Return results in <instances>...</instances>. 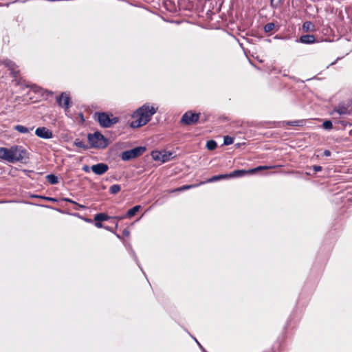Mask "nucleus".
<instances>
[{"instance_id": "f257e3e1", "label": "nucleus", "mask_w": 352, "mask_h": 352, "mask_svg": "<svg viewBox=\"0 0 352 352\" xmlns=\"http://www.w3.org/2000/svg\"><path fill=\"white\" fill-rule=\"evenodd\" d=\"M157 109L158 107L156 104L151 105L148 103L143 104L132 114V118L134 120L131 122L130 126L135 129L146 124Z\"/></svg>"}, {"instance_id": "f03ea898", "label": "nucleus", "mask_w": 352, "mask_h": 352, "mask_svg": "<svg viewBox=\"0 0 352 352\" xmlns=\"http://www.w3.org/2000/svg\"><path fill=\"white\" fill-rule=\"evenodd\" d=\"M10 163L25 162L30 158L28 150L20 145H14L10 148Z\"/></svg>"}, {"instance_id": "7ed1b4c3", "label": "nucleus", "mask_w": 352, "mask_h": 352, "mask_svg": "<svg viewBox=\"0 0 352 352\" xmlns=\"http://www.w3.org/2000/svg\"><path fill=\"white\" fill-rule=\"evenodd\" d=\"M87 140L90 148H104L109 144L108 139L99 131L89 133L87 135Z\"/></svg>"}, {"instance_id": "20e7f679", "label": "nucleus", "mask_w": 352, "mask_h": 352, "mask_svg": "<svg viewBox=\"0 0 352 352\" xmlns=\"http://www.w3.org/2000/svg\"><path fill=\"white\" fill-rule=\"evenodd\" d=\"M146 151L145 146H137L132 149L125 151L121 154L123 161H129L142 155Z\"/></svg>"}, {"instance_id": "39448f33", "label": "nucleus", "mask_w": 352, "mask_h": 352, "mask_svg": "<svg viewBox=\"0 0 352 352\" xmlns=\"http://www.w3.org/2000/svg\"><path fill=\"white\" fill-rule=\"evenodd\" d=\"M95 115L97 116V120L100 125L104 128H109L119 121L118 118L113 117L110 118L109 115L104 112L96 113Z\"/></svg>"}, {"instance_id": "423d86ee", "label": "nucleus", "mask_w": 352, "mask_h": 352, "mask_svg": "<svg viewBox=\"0 0 352 352\" xmlns=\"http://www.w3.org/2000/svg\"><path fill=\"white\" fill-rule=\"evenodd\" d=\"M274 166H259L254 168L249 169L247 170H234L232 173H229V176L230 178L243 177L247 174L254 173L257 171H259L261 170H267L269 168H272Z\"/></svg>"}, {"instance_id": "0eeeda50", "label": "nucleus", "mask_w": 352, "mask_h": 352, "mask_svg": "<svg viewBox=\"0 0 352 352\" xmlns=\"http://www.w3.org/2000/svg\"><path fill=\"white\" fill-rule=\"evenodd\" d=\"M200 113H192L191 111L186 112L181 118V122L187 125L196 124L199 119Z\"/></svg>"}, {"instance_id": "6e6552de", "label": "nucleus", "mask_w": 352, "mask_h": 352, "mask_svg": "<svg viewBox=\"0 0 352 352\" xmlns=\"http://www.w3.org/2000/svg\"><path fill=\"white\" fill-rule=\"evenodd\" d=\"M1 63L5 65L10 71L11 75L16 80L19 75V70L18 66L12 60L5 59L1 61Z\"/></svg>"}, {"instance_id": "1a4fd4ad", "label": "nucleus", "mask_w": 352, "mask_h": 352, "mask_svg": "<svg viewBox=\"0 0 352 352\" xmlns=\"http://www.w3.org/2000/svg\"><path fill=\"white\" fill-rule=\"evenodd\" d=\"M56 102L60 107L64 108L65 112L70 107V97L65 93H62L59 96L56 97Z\"/></svg>"}, {"instance_id": "9d476101", "label": "nucleus", "mask_w": 352, "mask_h": 352, "mask_svg": "<svg viewBox=\"0 0 352 352\" xmlns=\"http://www.w3.org/2000/svg\"><path fill=\"white\" fill-rule=\"evenodd\" d=\"M35 135L43 139H51L53 137L52 131L45 126L38 127L35 131Z\"/></svg>"}, {"instance_id": "9b49d317", "label": "nucleus", "mask_w": 352, "mask_h": 352, "mask_svg": "<svg viewBox=\"0 0 352 352\" xmlns=\"http://www.w3.org/2000/svg\"><path fill=\"white\" fill-rule=\"evenodd\" d=\"M91 169L96 175H102L109 170V166L104 163H98L91 166Z\"/></svg>"}, {"instance_id": "f8f14e48", "label": "nucleus", "mask_w": 352, "mask_h": 352, "mask_svg": "<svg viewBox=\"0 0 352 352\" xmlns=\"http://www.w3.org/2000/svg\"><path fill=\"white\" fill-rule=\"evenodd\" d=\"M297 43H301L303 44H313L316 42V38L312 34H305L301 36L299 38L296 40Z\"/></svg>"}, {"instance_id": "ddd939ff", "label": "nucleus", "mask_w": 352, "mask_h": 352, "mask_svg": "<svg viewBox=\"0 0 352 352\" xmlns=\"http://www.w3.org/2000/svg\"><path fill=\"white\" fill-rule=\"evenodd\" d=\"M229 173L227 174H221L218 175L212 176V177L209 178L206 182H204L200 183V184H205V183H212L215 182H218L221 179H230Z\"/></svg>"}, {"instance_id": "4468645a", "label": "nucleus", "mask_w": 352, "mask_h": 352, "mask_svg": "<svg viewBox=\"0 0 352 352\" xmlns=\"http://www.w3.org/2000/svg\"><path fill=\"white\" fill-rule=\"evenodd\" d=\"M0 159L6 160L8 162H10V148H7L5 147H0Z\"/></svg>"}, {"instance_id": "2eb2a0df", "label": "nucleus", "mask_w": 352, "mask_h": 352, "mask_svg": "<svg viewBox=\"0 0 352 352\" xmlns=\"http://www.w3.org/2000/svg\"><path fill=\"white\" fill-rule=\"evenodd\" d=\"M109 219H111V217L104 212L98 213L94 216L95 221H104Z\"/></svg>"}, {"instance_id": "dca6fc26", "label": "nucleus", "mask_w": 352, "mask_h": 352, "mask_svg": "<svg viewBox=\"0 0 352 352\" xmlns=\"http://www.w3.org/2000/svg\"><path fill=\"white\" fill-rule=\"evenodd\" d=\"M140 208L141 206L139 205L133 206L132 208L127 211V212L124 214V217L127 218L133 217L140 210Z\"/></svg>"}, {"instance_id": "f3484780", "label": "nucleus", "mask_w": 352, "mask_h": 352, "mask_svg": "<svg viewBox=\"0 0 352 352\" xmlns=\"http://www.w3.org/2000/svg\"><path fill=\"white\" fill-rule=\"evenodd\" d=\"M14 130H16V131L21 133H30L32 130H33V127L32 128H28L25 126H23V125H16L14 127Z\"/></svg>"}, {"instance_id": "a211bd4d", "label": "nucleus", "mask_w": 352, "mask_h": 352, "mask_svg": "<svg viewBox=\"0 0 352 352\" xmlns=\"http://www.w3.org/2000/svg\"><path fill=\"white\" fill-rule=\"evenodd\" d=\"M302 30L305 32H313L315 30V25L311 21H305L302 24Z\"/></svg>"}, {"instance_id": "6ab92c4d", "label": "nucleus", "mask_w": 352, "mask_h": 352, "mask_svg": "<svg viewBox=\"0 0 352 352\" xmlns=\"http://www.w3.org/2000/svg\"><path fill=\"white\" fill-rule=\"evenodd\" d=\"M74 145L77 147L81 148L84 150H87V149L90 148L89 145L85 144L80 139H76L75 141L74 142Z\"/></svg>"}, {"instance_id": "aec40b11", "label": "nucleus", "mask_w": 352, "mask_h": 352, "mask_svg": "<svg viewBox=\"0 0 352 352\" xmlns=\"http://www.w3.org/2000/svg\"><path fill=\"white\" fill-rule=\"evenodd\" d=\"M47 181L52 185L57 184L58 183V179L57 176L54 174H49L46 176Z\"/></svg>"}, {"instance_id": "412c9836", "label": "nucleus", "mask_w": 352, "mask_h": 352, "mask_svg": "<svg viewBox=\"0 0 352 352\" xmlns=\"http://www.w3.org/2000/svg\"><path fill=\"white\" fill-rule=\"evenodd\" d=\"M336 112H337L339 115H351V109L349 110L345 107H339L338 109L335 110Z\"/></svg>"}, {"instance_id": "4be33fe9", "label": "nucleus", "mask_w": 352, "mask_h": 352, "mask_svg": "<svg viewBox=\"0 0 352 352\" xmlns=\"http://www.w3.org/2000/svg\"><path fill=\"white\" fill-rule=\"evenodd\" d=\"M30 197L38 198V199H44V200H47V201H53V202L57 201V199L55 198L45 197V196H43V195H31Z\"/></svg>"}, {"instance_id": "5701e85b", "label": "nucleus", "mask_w": 352, "mask_h": 352, "mask_svg": "<svg viewBox=\"0 0 352 352\" xmlns=\"http://www.w3.org/2000/svg\"><path fill=\"white\" fill-rule=\"evenodd\" d=\"M120 190H121V187L120 185L113 184L110 186L109 191L111 194L116 195L118 192H119L120 191Z\"/></svg>"}, {"instance_id": "b1692460", "label": "nucleus", "mask_w": 352, "mask_h": 352, "mask_svg": "<svg viewBox=\"0 0 352 352\" xmlns=\"http://www.w3.org/2000/svg\"><path fill=\"white\" fill-rule=\"evenodd\" d=\"M217 146V142L214 141V140H208L206 143V148L210 150V151H212L214 149H215Z\"/></svg>"}, {"instance_id": "393cba45", "label": "nucleus", "mask_w": 352, "mask_h": 352, "mask_svg": "<svg viewBox=\"0 0 352 352\" xmlns=\"http://www.w3.org/2000/svg\"><path fill=\"white\" fill-rule=\"evenodd\" d=\"M151 156L154 160L162 162V153L161 152L157 151H152Z\"/></svg>"}, {"instance_id": "a878e982", "label": "nucleus", "mask_w": 352, "mask_h": 352, "mask_svg": "<svg viewBox=\"0 0 352 352\" xmlns=\"http://www.w3.org/2000/svg\"><path fill=\"white\" fill-rule=\"evenodd\" d=\"M275 28V24L274 23H268L264 25L263 30L266 33L272 32Z\"/></svg>"}, {"instance_id": "bb28decb", "label": "nucleus", "mask_w": 352, "mask_h": 352, "mask_svg": "<svg viewBox=\"0 0 352 352\" xmlns=\"http://www.w3.org/2000/svg\"><path fill=\"white\" fill-rule=\"evenodd\" d=\"M62 200L76 205L77 208H76L75 210H78V208H85V206L79 204L69 198H63Z\"/></svg>"}, {"instance_id": "cd10ccee", "label": "nucleus", "mask_w": 352, "mask_h": 352, "mask_svg": "<svg viewBox=\"0 0 352 352\" xmlns=\"http://www.w3.org/2000/svg\"><path fill=\"white\" fill-rule=\"evenodd\" d=\"M286 124L289 126H300L303 125V120L287 121Z\"/></svg>"}, {"instance_id": "c85d7f7f", "label": "nucleus", "mask_w": 352, "mask_h": 352, "mask_svg": "<svg viewBox=\"0 0 352 352\" xmlns=\"http://www.w3.org/2000/svg\"><path fill=\"white\" fill-rule=\"evenodd\" d=\"M172 155L173 153L170 152L162 154V162L164 163L169 161L172 158Z\"/></svg>"}, {"instance_id": "c756f323", "label": "nucleus", "mask_w": 352, "mask_h": 352, "mask_svg": "<svg viewBox=\"0 0 352 352\" xmlns=\"http://www.w3.org/2000/svg\"><path fill=\"white\" fill-rule=\"evenodd\" d=\"M322 127L326 130H331L333 128V124L331 120H325L322 123Z\"/></svg>"}, {"instance_id": "7c9ffc66", "label": "nucleus", "mask_w": 352, "mask_h": 352, "mask_svg": "<svg viewBox=\"0 0 352 352\" xmlns=\"http://www.w3.org/2000/svg\"><path fill=\"white\" fill-rule=\"evenodd\" d=\"M233 142H234V138L232 137H230L228 135L224 137V139H223V144L224 145H226V146L230 145Z\"/></svg>"}, {"instance_id": "2f4dec72", "label": "nucleus", "mask_w": 352, "mask_h": 352, "mask_svg": "<svg viewBox=\"0 0 352 352\" xmlns=\"http://www.w3.org/2000/svg\"><path fill=\"white\" fill-rule=\"evenodd\" d=\"M199 186V184L197 185H184L180 188H178L177 189H175L174 191H182V190H188V189H190L194 186Z\"/></svg>"}, {"instance_id": "473e14b6", "label": "nucleus", "mask_w": 352, "mask_h": 352, "mask_svg": "<svg viewBox=\"0 0 352 352\" xmlns=\"http://www.w3.org/2000/svg\"><path fill=\"white\" fill-rule=\"evenodd\" d=\"M270 5L274 8H277L280 5V0H270Z\"/></svg>"}, {"instance_id": "72a5a7b5", "label": "nucleus", "mask_w": 352, "mask_h": 352, "mask_svg": "<svg viewBox=\"0 0 352 352\" xmlns=\"http://www.w3.org/2000/svg\"><path fill=\"white\" fill-rule=\"evenodd\" d=\"M25 87H30V89H31L32 90H33L34 92H36V93H38V91H39V89H40V88H39V87H37L36 85H25Z\"/></svg>"}, {"instance_id": "f704fd0d", "label": "nucleus", "mask_w": 352, "mask_h": 352, "mask_svg": "<svg viewBox=\"0 0 352 352\" xmlns=\"http://www.w3.org/2000/svg\"><path fill=\"white\" fill-rule=\"evenodd\" d=\"M313 169L315 172H319L322 170V168L320 166L315 165L313 166Z\"/></svg>"}, {"instance_id": "c9c22d12", "label": "nucleus", "mask_w": 352, "mask_h": 352, "mask_svg": "<svg viewBox=\"0 0 352 352\" xmlns=\"http://www.w3.org/2000/svg\"><path fill=\"white\" fill-rule=\"evenodd\" d=\"M132 254H133V256L134 257V259H135V262L137 263V264H138V267H139L141 269V270L142 271V268H141V267H140V265L139 261H138V258H137V256H136V255H135V252H134L133 251H132Z\"/></svg>"}, {"instance_id": "e433bc0d", "label": "nucleus", "mask_w": 352, "mask_h": 352, "mask_svg": "<svg viewBox=\"0 0 352 352\" xmlns=\"http://www.w3.org/2000/svg\"><path fill=\"white\" fill-rule=\"evenodd\" d=\"M94 225H95V226H96V228H104V226L102 225V223H101V221H95Z\"/></svg>"}, {"instance_id": "4c0bfd02", "label": "nucleus", "mask_w": 352, "mask_h": 352, "mask_svg": "<svg viewBox=\"0 0 352 352\" xmlns=\"http://www.w3.org/2000/svg\"><path fill=\"white\" fill-rule=\"evenodd\" d=\"M124 218H126V217H124V215L123 216H114V217H111V219H117V220H122Z\"/></svg>"}, {"instance_id": "58836bf2", "label": "nucleus", "mask_w": 352, "mask_h": 352, "mask_svg": "<svg viewBox=\"0 0 352 352\" xmlns=\"http://www.w3.org/2000/svg\"><path fill=\"white\" fill-rule=\"evenodd\" d=\"M122 234L124 236H129V234H130V232L129 230L127 229V228H125L124 229V230L122 231Z\"/></svg>"}, {"instance_id": "ea45409f", "label": "nucleus", "mask_w": 352, "mask_h": 352, "mask_svg": "<svg viewBox=\"0 0 352 352\" xmlns=\"http://www.w3.org/2000/svg\"><path fill=\"white\" fill-rule=\"evenodd\" d=\"M90 168H89V166H87V165H85V166H82V170H83V171H85V172H86V173H89V170H90Z\"/></svg>"}, {"instance_id": "a19ab883", "label": "nucleus", "mask_w": 352, "mask_h": 352, "mask_svg": "<svg viewBox=\"0 0 352 352\" xmlns=\"http://www.w3.org/2000/svg\"><path fill=\"white\" fill-rule=\"evenodd\" d=\"M331 154V151L329 150H324L323 152V155L326 157L330 156Z\"/></svg>"}, {"instance_id": "79ce46f5", "label": "nucleus", "mask_w": 352, "mask_h": 352, "mask_svg": "<svg viewBox=\"0 0 352 352\" xmlns=\"http://www.w3.org/2000/svg\"><path fill=\"white\" fill-rule=\"evenodd\" d=\"M195 340L196 342L198 344L199 346L200 347V349H201L203 352H207L206 349L201 345V344L196 339Z\"/></svg>"}, {"instance_id": "37998d69", "label": "nucleus", "mask_w": 352, "mask_h": 352, "mask_svg": "<svg viewBox=\"0 0 352 352\" xmlns=\"http://www.w3.org/2000/svg\"><path fill=\"white\" fill-rule=\"evenodd\" d=\"M104 228L107 230H109V231L113 232V233L114 232V230L109 226H104Z\"/></svg>"}, {"instance_id": "c03bdc74", "label": "nucleus", "mask_w": 352, "mask_h": 352, "mask_svg": "<svg viewBox=\"0 0 352 352\" xmlns=\"http://www.w3.org/2000/svg\"><path fill=\"white\" fill-rule=\"evenodd\" d=\"M113 233L116 234V237H117L118 239H122V236H121L120 234H118L116 233L115 232H114Z\"/></svg>"}, {"instance_id": "a18cd8bd", "label": "nucleus", "mask_w": 352, "mask_h": 352, "mask_svg": "<svg viewBox=\"0 0 352 352\" xmlns=\"http://www.w3.org/2000/svg\"><path fill=\"white\" fill-rule=\"evenodd\" d=\"M118 223H116L115 228L116 229V228H118Z\"/></svg>"}, {"instance_id": "49530a36", "label": "nucleus", "mask_w": 352, "mask_h": 352, "mask_svg": "<svg viewBox=\"0 0 352 352\" xmlns=\"http://www.w3.org/2000/svg\"><path fill=\"white\" fill-rule=\"evenodd\" d=\"M41 206H45V207H47V208H51L50 206H43V205H41Z\"/></svg>"}, {"instance_id": "de8ad7c7", "label": "nucleus", "mask_w": 352, "mask_h": 352, "mask_svg": "<svg viewBox=\"0 0 352 352\" xmlns=\"http://www.w3.org/2000/svg\"><path fill=\"white\" fill-rule=\"evenodd\" d=\"M336 63V61L333 62L332 63H331V65H333Z\"/></svg>"}, {"instance_id": "09e8293b", "label": "nucleus", "mask_w": 352, "mask_h": 352, "mask_svg": "<svg viewBox=\"0 0 352 352\" xmlns=\"http://www.w3.org/2000/svg\"><path fill=\"white\" fill-rule=\"evenodd\" d=\"M351 116H352V107H351Z\"/></svg>"}]
</instances>
